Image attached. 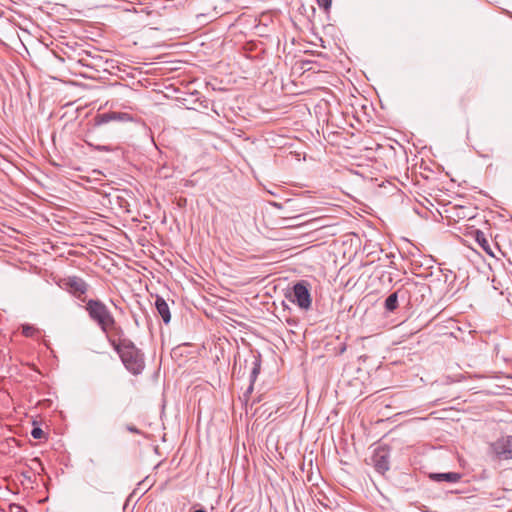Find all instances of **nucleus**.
Masks as SVG:
<instances>
[{
	"label": "nucleus",
	"instance_id": "f257e3e1",
	"mask_svg": "<svg viewBox=\"0 0 512 512\" xmlns=\"http://www.w3.org/2000/svg\"><path fill=\"white\" fill-rule=\"evenodd\" d=\"M108 342L119 355L124 367L133 375H140L145 368L144 354L129 339H115L108 336Z\"/></svg>",
	"mask_w": 512,
	"mask_h": 512
},
{
	"label": "nucleus",
	"instance_id": "aec40b11",
	"mask_svg": "<svg viewBox=\"0 0 512 512\" xmlns=\"http://www.w3.org/2000/svg\"><path fill=\"white\" fill-rule=\"evenodd\" d=\"M10 3H11V0H2L1 7H2V8H4V7H5V8H8V9H9V8H10V6H9V5H10Z\"/></svg>",
	"mask_w": 512,
	"mask_h": 512
},
{
	"label": "nucleus",
	"instance_id": "5701e85b",
	"mask_svg": "<svg viewBox=\"0 0 512 512\" xmlns=\"http://www.w3.org/2000/svg\"><path fill=\"white\" fill-rule=\"evenodd\" d=\"M297 217H299V215H291V216H289V218H297Z\"/></svg>",
	"mask_w": 512,
	"mask_h": 512
},
{
	"label": "nucleus",
	"instance_id": "412c9836",
	"mask_svg": "<svg viewBox=\"0 0 512 512\" xmlns=\"http://www.w3.org/2000/svg\"><path fill=\"white\" fill-rule=\"evenodd\" d=\"M309 225V223H303V224H298V225H295L296 228H303L305 226Z\"/></svg>",
	"mask_w": 512,
	"mask_h": 512
},
{
	"label": "nucleus",
	"instance_id": "9d476101",
	"mask_svg": "<svg viewBox=\"0 0 512 512\" xmlns=\"http://www.w3.org/2000/svg\"><path fill=\"white\" fill-rule=\"evenodd\" d=\"M429 478L435 482L446 481L449 483H457L462 478V474L458 472L430 473Z\"/></svg>",
	"mask_w": 512,
	"mask_h": 512
},
{
	"label": "nucleus",
	"instance_id": "4be33fe9",
	"mask_svg": "<svg viewBox=\"0 0 512 512\" xmlns=\"http://www.w3.org/2000/svg\"><path fill=\"white\" fill-rule=\"evenodd\" d=\"M252 390H253V383H252V382H250V385H249V387H248V389H247V393H251V392H252Z\"/></svg>",
	"mask_w": 512,
	"mask_h": 512
},
{
	"label": "nucleus",
	"instance_id": "423d86ee",
	"mask_svg": "<svg viewBox=\"0 0 512 512\" xmlns=\"http://www.w3.org/2000/svg\"><path fill=\"white\" fill-rule=\"evenodd\" d=\"M371 463L376 472L384 475L390 469V450L386 446H379L374 449Z\"/></svg>",
	"mask_w": 512,
	"mask_h": 512
},
{
	"label": "nucleus",
	"instance_id": "dca6fc26",
	"mask_svg": "<svg viewBox=\"0 0 512 512\" xmlns=\"http://www.w3.org/2000/svg\"><path fill=\"white\" fill-rule=\"evenodd\" d=\"M43 434V430L39 427H34L31 431V435L34 439H41Z\"/></svg>",
	"mask_w": 512,
	"mask_h": 512
},
{
	"label": "nucleus",
	"instance_id": "ddd939ff",
	"mask_svg": "<svg viewBox=\"0 0 512 512\" xmlns=\"http://www.w3.org/2000/svg\"><path fill=\"white\" fill-rule=\"evenodd\" d=\"M37 333H39V330L32 325L25 324L22 326V334L26 337H33Z\"/></svg>",
	"mask_w": 512,
	"mask_h": 512
},
{
	"label": "nucleus",
	"instance_id": "f03ea898",
	"mask_svg": "<svg viewBox=\"0 0 512 512\" xmlns=\"http://www.w3.org/2000/svg\"><path fill=\"white\" fill-rule=\"evenodd\" d=\"M85 310L90 319L94 321L108 337V332L116 326V320L108 307L98 299H90L86 302Z\"/></svg>",
	"mask_w": 512,
	"mask_h": 512
},
{
	"label": "nucleus",
	"instance_id": "20e7f679",
	"mask_svg": "<svg viewBox=\"0 0 512 512\" xmlns=\"http://www.w3.org/2000/svg\"><path fill=\"white\" fill-rule=\"evenodd\" d=\"M56 283L61 289L72 294L79 300L85 301L84 295L87 293L89 285L81 277L76 275L67 276L60 278Z\"/></svg>",
	"mask_w": 512,
	"mask_h": 512
},
{
	"label": "nucleus",
	"instance_id": "a211bd4d",
	"mask_svg": "<svg viewBox=\"0 0 512 512\" xmlns=\"http://www.w3.org/2000/svg\"><path fill=\"white\" fill-rule=\"evenodd\" d=\"M126 429H127V431L134 433V434H138V435L142 434L140 429H138L136 426L131 425V424H127Z\"/></svg>",
	"mask_w": 512,
	"mask_h": 512
},
{
	"label": "nucleus",
	"instance_id": "7ed1b4c3",
	"mask_svg": "<svg viewBox=\"0 0 512 512\" xmlns=\"http://www.w3.org/2000/svg\"><path fill=\"white\" fill-rule=\"evenodd\" d=\"M488 455L498 461L512 460V435L501 436L490 442Z\"/></svg>",
	"mask_w": 512,
	"mask_h": 512
},
{
	"label": "nucleus",
	"instance_id": "4468645a",
	"mask_svg": "<svg viewBox=\"0 0 512 512\" xmlns=\"http://www.w3.org/2000/svg\"><path fill=\"white\" fill-rule=\"evenodd\" d=\"M260 372V361L255 360L253 362V368L250 373V382L254 383Z\"/></svg>",
	"mask_w": 512,
	"mask_h": 512
},
{
	"label": "nucleus",
	"instance_id": "9b49d317",
	"mask_svg": "<svg viewBox=\"0 0 512 512\" xmlns=\"http://www.w3.org/2000/svg\"><path fill=\"white\" fill-rule=\"evenodd\" d=\"M475 239L479 246L489 255L493 256V251L491 249L490 243L487 240L485 234L482 231L477 230Z\"/></svg>",
	"mask_w": 512,
	"mask_h": 512
},
{
	"label": "nucleus",
	"instance_id": "2eb2a0df",
	"mask_svg": "<svg viewBox=\"0 0 512 512\" xmlns=\"http://www.w3.org/2000/svg\"><path fill=\"white\" fill-rule=\"evenodd\" d=\"M318 6L323 8L325 11H328L331 7L332 0H316Z\"/></svg>",
	"mask_w": 512,
	"mask_h": 512
},
{
	"label": "nucleus",
	"instance_id": "39448f33",
	"mask_svg": "<svg viewBox=\"0 0 512 512\" xmlns=\"http://www.w3.org/2000/svg\"><path fill=\"white\" fill-rule=\"evenodd\" d=\"M290 300L300 309L308 311L312 305L309 284L306 281L297 282L290 293Z\"/></svg>",
	"mask_w": 512,
	"mask_h": 512
},
{
	"label": "nucleus",
	"instance_id": "f3484780",
	"mask_svg": "<svg viewBox=\"0 0 512 512\" xmlns=\"http://www.w3.org/2000/svg\"><path fill=\"white\" fill-rule=\"evenodd\" d=\"M91 147H93L95 150L97 151H100V152H110L111 151V148L109 146H106V145H92L90 143H88Z\"/></svg>",
	"mask_w": 512,
	"mask_h": 512
},
{
	"label": "nucleus",
	"instance_id": "1a4fd4ad",
	"mask_svg": "<svg viewBox=\"0 0 512 512\" xmlns=\"http://www.w3.org/2000/svg\"><path fill=\"white\" fill-rule=\"evenodd\" d=\"M155 307H156L158 314L161 316L163 322L165 324H168L171 320V313H170L169 306H168L167 302L165 301V299L163 297L157 295L156 299H155Z\"/></svg>",
	"mask_w": 512,
	"mask_h": 512
},
{
	"label": "nucleus",
	"instance_id": "6e6552de",
	"mask_svg": "<svg viewBox=\"0 0 512 512\" xmlns=\"http://www.w3.org/2000/svg\"><path fill=\"white\" fill-rule=\"evenodd\" d=\"M273 207L278 209H285L287 213L299 212L303 209L301 206V200L297 198L286 199L283 203L272 202Z\"/></svg>",
	"mask_w": 512,
	"mask_h": 512
},
{
	"label": "nucleus",
	"instance_id": "f8f14e48",
	"mask_svg": "<svg viewBox=\"0 0 512 512\" xmlns=\"http://www.w3.org/2000/svg\"><path fill=\"white\" fill-rule=\"evenodd\" d=\"M399 291L391 293L385 300L384 307L388 312H394L398 307Z\"/></svg>",
	"mask_w": 512,
	"mask_h": 512
},
{
	"label": "nucleus",
	"instance_id": "6ab92c4d",
	"mask_svg": "<svg viewBox=\"0 0 512 512\" xmlns=\"http://www.w3.org/2000/svg\"><path fill=\"white\" fill-rule=\"evenodd\" d=\"M9 512H26V511L20 506L10 504Z\"/></svg>",
	"mask_w": 512,
	"mask_h": 512
},
{
	"label": "nucleus",
	"instance_id": "0eeeda50",
	"mask_svg": "<svg viewBox=\"0 0 512 512\" xmlns=\"http://www.w3.org/2000/svg\"><path fill=\"white\" fill-rule=\"evenodd\" d=\"M95 121L97 125L105 124L110 121L130 122L133 121V116L125 112H108L97 115Z\"/></svg>",
	"mask_w": 512,
	"mask_h": 512
}]
</instances>
